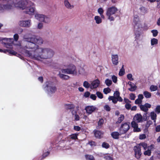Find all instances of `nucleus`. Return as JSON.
Listing matches in <instances>:
<instances>
[{"mask_svg":"<svg viewBox=\"0 0 160 160\" xmlns=\"http://www.w3.org/2000/svg\"><path fill=\"white\" fill-rule=\"evenodd\" d=\"M25 53L30 57H32L36 60L40 59H47L52 58L54 55V52L49 48H39L36 49L33 52V54L30 52L29 51L25 50Z\"/></svg>","mask_w":160,"mask_h":160,"instance_id":"nucleus-1","label":"nucleus"},{"mask_svg":"<svg viewBox=\"0 0 160 160\" xmlns=\"http://www.w3.org/2000/svg\"><path fill=\"white\" fill-rule=\"evenodd\" d=\"M26 41L27 42L24 48L27 49H31L34 50L39 48L38 45H41L43 43L42 39L38 37L33 36L31 37L25 38ZM33 52H31L33 54Z\"/></svg>","mask_w":160,"mask_h":160,"instance_id":"nucleus-2","label":"nucleus"},{"mask_svg":"<svg viewBox=\"0 0 160 160\" xmlns=\"http://www.w3.org/2000/svg\"><path fill=\"white\" fill-rule=\"evenodd\" d=\"M14 1L15 0H0V2L2 4L3 10H9L16 6Z\"/></svg>","mask_w":160,"mask_h":160,"instance_id":"nucleus-3","label":"nucleus"},{"mask_svg":"<svg viewBox=\"0 0 160 160\" xmlns=\"http://www.w3.org/2000/svg\"><path fill=\"white\" fill-rule=\"evenodd\" d=\"M118 10L117 8L115 6H112L108 8L106 13L108 19L111 21H114L115 18L116 17L115 14Z\"/></svg>","mask_w":160,"mask_h":160,"instance_id":"nucleus-4","label":"nucleus"},{"mask_svg":"<svg viewBox=\"0 0 160 160\" xmlns=\"http://www.w3.org/2000/svg\"><path fill=\"white\" fill-rule=\"evenodd\" d=\"M130 128V126L128 122L122 123L119 129L120 135L126 133Z\"/></svg>","mask_w":160,"mask_h":160,"instance_id":"nucleus-5","label":"nucleus"},{"mask_svg":"<svg viewBox=\"0 0 160 160\" xmlns=\"http://www.w3.org/2000/svg\"><path fill=\"white\" fill-rule=\"evenodd\" d=\"M31 3H32V5L33 4V3L30 1L21 0L18 2L17 4L15 3L16 6H15V7H18L23 10L26 8L27 5H28L29 4H30Z\"/></svg>","mask_w":160,"mask_h":160,"instance_id":"nucleus-6","label":"nucleus"},{"mask_svg":"<svg viewBox=\"0 0 160 160\" xmlns=\"http://www.w3.org/2000/svg\"><path fill=\"white\" fill-rule=\"evenodd\" d=\"M35 18L38 21L43 22L45 23H48L50 22L49 18L43 14H36L35 16Z\"/></svg>","mask_w":160,"mask_h":160,"instance_id":"nucleus-7","label":"nucleus"},{"mask_svg":"<svg viewBox=\"0 0 160 160\" xmlns=\"http://www.w3.org/2000/svg\"><path fill=\"white\" fill-rule=\"evenodd\" d=\"M29 7H27L25 9V11L24 12L26 14H28L30 15H32L34 14V12L35 10V8L34 4L32 5V3L28 5Z\"/></svg>","mask_w":160,"mask_h":160,"instance_id":"nucleus-8","label":"nucleus"},{"mask_svg":"<svg viewBox=\"0 0 160 160\" xmlns=\"http://www.w3.org/2000/svg\"><path fill=\"white\" fill-rule=\"evenodd\" d=\"M135 157L137 159H139L142 155L141 147L140 146H136L133 147Z\"/></svg>","mask_w":160,"mask_h":160,"instance_id":"nucleus-9","label":"nucleus"},{"mask_svg":"<svg viewBox=\"0 0 160 160\" xmlns=\"http://www.w3.org/2000/svg\"><path fill=\"white\" fill-rule=\"evenodd\" d=\"M47 83L46 87L48 88L52 93H55L57 90L56 86L52 82H48Z\"/></svg>","mask_w":160,"mask_h":160,"instance_id":"nucleus-10","label":"nucleus"},{"mask_svg":"<svg viewBox=\"0 0 160 160\" xmlns=\"http://www.w3.org/2000/svg\"><path fill=\"white\" fill-rule=\"evenodd\" d=\"M13 39L12 38H4L2 39V43L6 47L10 46L13 44Z\"/></svg>","mask_w":160,"mask_h":160,"instance_id":"nucleus-11","label":"nucleus"},{"mask_svg":"<svg viewBox=\"0 0 160 160\" xmlns=\"http://www.w3.org/2000/svg\"><path fill=\"white\" fill-rule=\"evenodd\" d=\"M147 150H145L143 154L145 156H150L151 155V151L155 149V145L152 144L148 146Z\"/></svg>","mask_w":160,"mask_h":160,"instance_id":"nucleus-12","label":"nucleus"},{"mask_svg":"<svg viewBox=\"0 0 160 160\" xmlns=\"http://www.w3.org/2000/svg\"><path fill=\"white\" fill-rule=\"evenodd\" d=\"M133 22L134 24V26L135 28L136 26H137L138 28H139L142 27V25L140 23L139 17L137 15H136L134 16Z\"/></svg>","mask_w":160,"mask_h":160,"instance_id":"nucleus-13","label":"nucleus"},{"mask_svg":"<svg viewBox=\"0 0 160 160\" xmlns=\"http://www.w3.org/2000/svg\"><path fill=\"white\" fill-rule=\"evenodd\" d=\"M96 107L93 106H88L86 107L85 109L88 114H91L96 109Z\"/></svg>","mask_w":160,"mask_h":160,"instance_id":"nucleus-14","label":"nucleus"},{"mask_svg":"<svg viewBox=\"0 0 160 160\" xmlns=\"http://www.w3.org/2000/svg\"><path fill=\"white\" fill-rule=\"evenodd\" d=\"M31 21H21L19 22V25L22 27H29L31 25Z\"/></svg>","mask_w":160,"mask_h":160,"instance_id":"nucleus-15","label":"nucleus"},{"mask_svg":"<svg viewBox=\"0 0 160 160\" xmlns=\"http://www.w3.org/2000/svg\"><path fill=\"white\" fill-rule=\"evenodd\" d=\"M68 69L69 71L70 72L71 74L76 75L77 74V71L76 67L75 65L72 64H70L68 66Z\"/></svg>","mask_w":160,"mask_h":160,"instance_id":"nucleus-16","label":"nucleus"},{"mask_svg":"<svg viewBox=\"0 0 160 160\" xmlns=\"http://www.w3.org/2000/svg\"><path fill=\"white\" fill-rule=\"evenodd\" d=\"M131 126L133 128V132H138L141 131L140 128L138 127V124L135 121H132L131 122Z\"/></svg>","mask_w":160,"mask_h":160,"instance_id":"nucleus-17","label":"nucleus"},{"mask_svg":"<svg viewBox=\"0 0 160 160\" xmlns=\"http://www.w3.org/2000/svg\"><path fill=\"white\" fill-rule=\"evenodd\" d=\"M100 84V82L98 79L95 80L91 83L90 88L91 89L96 88L99 86Z\"/></svg>","mask_w":160,"mask_h":160,"instance_id":"nucleus-18","label":"nucleus"},{"mask_svg":"<svg viewBox=\"0 0 160 160\" xmlns=\"http://www.w3.org/2000/svg\"><path fill=\"white\" fill-rule=\"evenodd\" d=\"M133 119L135 122L136 121L137 122L139 123L142 122L143 121L142 117L140 114L137 113L134 116Z\"/></svg>","mask_w":160,"mask_h":160,"instance_id":"nucleus-19","label":"nucleus"},{"mask_svg":"<svg viewBox=\"0 0 160 160\" xmlns=\"http://www.w3.org/2000/svg\"><path fill=\"white\" fill-rule=\"evenodd\" d=\"M118 56L117 54L112 55V63L114 65H117L118 64Z\"/></svg>","mask_w":160,"mask_h":160,"instance_id":"nucleus-20","label":"nucleus"},{"mask_svg":"<svg viewBox=\"0 0 160 160\" xmlns=\"http://www.w3.org/2000/svg\"><path fill=\"white\" fill-rule=\"evenodd\" d=\"M4 53H8L9 54H11L12 55L16 56L18 57H19V56L20 55L18 53H17V52L12 50H4Z\"/></svg>","mask_w":160,"mask_h":160,"instance_id":"nucleus-21","label":"nucleus"},{"mask_svg":"<svg viewBox=\"0 0 160 160\" xmlns=\"http://www.w3.org/2000/svg\"><path fill=\"white\" fill-rule=\"evenodd\" d=\"M93 132L95 137L98 138H102V135L103 134V132L100 131L94 130Z\"/></svg>","mask_w":160,"mask_h":160,"instance_id":"nucleus-22","label":"nucleus"},{"mask_svg":"<svg viewBox=\"0 0 160 160\" xmlns=\"http://www.w3.org/2000/svg\"><path fill=\"white\" fill-rule=\"evenodd\" d=\"M104 122V120L103 118H100L98 122V125L97 127V129H100L102 126Z\"/></svg>","mask_w":160,"mask_h":160,"instance_id":"nucleus-23","label":"nucleus"},{"mask_svg":"<svg viewBox=\"0 0 160 160\" xmlns=\"http://www.w3.org/2000/svg\"><path fill=\"white\" fill-rule=\"evenodd\" d=\"M120 135L119 132H112L111 135L112 137L115 139H118L119 138V136Z\"/></svg>","mask_w":160,"mask_h":160,"instance_id":"nucleus-24","label":"nucleus"},{"mask_svg":"<svg viewBox=\"0 0 160 160\" xmlns=\"http://www.w3.org/2000/svg\"><path fill=\"white\" fill-rule=\"evenodd\" d=\"M65 107L66 109L67 110H69L73 109L74 108L75 106L73 104H65Z\"/></svg>","mask_w":160,"mask_h":160,"instance_id":"nucleus-25","label":"nucleus"},{"mask_svg":"<svg viewBox=\"0 0 160 160\" xmlns=\"http://www.w3.org/2000/svg\"><path fill=\"white\" fill-rule=\"evenodd\" d=\"M125 117L123 114H121L120 117L118 118V120L116 122V124H119L121 123L124 120Z\"/></svg>","mask_w":160,"mask_h":160,"instance_id":"nucleus-26","label":"nucleus"},{"mask_svg":"<svg viewBox=\"0 0 160 160\" xmlns=\"http://www.w3.org/2000/svg\"><path fill=\"white\" fill-rule=\"evenodd\" d=\"M58 76L61 78L65 80H67L70 78V77L68 75L61 74L60 72L58 74Z\"/></svg>","mask_w":160,"mask_h":160,"instance_id":"nucleus-27","label":"nucleus"},{"mask_svg":"<svg viewBox=\"0 0 160 160\" xmlns=\"http://www.w3.org/2000/svg\"><path fill=\"white\" fill-rule=\"evenodd\" d=\"M137 146H140V147H141V146H142L144 150H146L147 148H148V146L147 144L145 142H141L139 143L138 145H137Z\"/></svg>","mask_w":160,"mask_h":160,"instance_id":"nucleus-28","label":"nucleus"},{"mask_svg":"<svg viewBox=\"0 0 160 160\" xmlns=\"http://www.w3.org/2000/svg\"><path fill=\"white\" fill-rule=\"evenodd\" d=\"M85 157L86 160H95V159L92 155L86 154L85 155Z\"/></svg>","mask_w":160,"mask_h":160,"instance_id":"nucleus-29","label":"nucleus"},{"mask_svg":"<svg viewBox=\"0 0 160 160\" xmlns=\"http://www.w3.org/2000/svg\"><path fill=\"white\" fill-rule=\"evenodd\" d=\"M143 94L146 98H150L151 97V93L147 91H144Z\"/></svg>","mask_w":160,"mask_h":160,"instance_id":"nucleus-30","label":"nucleus"},{"mask_svg":"<svg viewBox=\"0 0 160 160\" xmlns=\"http://www.w3.org/2000/svg\"><path fill=\"white\" fill-rule=\"evenodd\" d=\"M94 19L97 24H99L102 22V19L99 16H95L94 18Z\"/></svg>","mask_w":160,"mask_h":160,"instance_id":"nucleus-31","label":"nucleus"},{"mask_svg":"<svg viewBox=\"0 0 160 160\" xmlns=\"http://www.w3.org/2000/svg\"><path fill=\"white\" fill-rule=\"evenodd\" d=\"M152 124V122L151 120L148 121L147 122V123L145 125V129L148 130V128Z\"/></svg>","mask_w":160,"mask_h":160,"instance_id":"nucleus-32","label":"nucleus"},{"mask_svg":"<svg viewBox=\"0 0 160 160\" xmlns=\"http://www.w3.org/2000/svg\"><path fill=\"white\" fill-rule=\"evenodd\" d=\"M151 119L153 120H155L156 119L157 115L154 112H151Z\"/></svg>","mask_w":160,"mask_h":160,"instance_id":"nucleus-33","label":"nucleus"},{"mask_svg":"<svg viewBox=\"0 0 160 160\" xmlns=\"http://www.w3.org/2000/svg\"><path fill=\"white\" fill-rule=\"evenodd\" d=\"M125 73V70L124 68V65H122V68L120 69L119 72V75L120 76H123Z\"/></svg>","mask_w":160,"mask_h":160,"instance_id":"nucleus-34","label":"nucleus"},{"mask_svg":"<svg viewBox=\"0 0 160 160\" xmlns=\"http://www.w3.org/2000/svg\"><path fill=\"white\" fill-rule=\"evenodd\" d=\"M140 109L145 112H147L148 109L144 105H140Z\"/></svg>","mask_w":160,"mask_h":160,"instance_id":"nucleus-35","label":"nucleus"},{"mask_svg":"<svg viewBox=\"0 0 160 160\" xmlns=\"http://www.w3.org/2000/svg\"><path fill=\"white\" fill-rule=\"evenodd\" d=\"M133 84V85H132L130 86L131 87L128 89L129 91L131 92L134 91L137 89V86L134 84Z\"/></svg>","mask_w":160,"mask_h":160,"instance_id":"nucleus-36","label":"nucleus"},{"mask_svg":"<svg viewBox=\"0 0 160 160\" xmlns=\"http://www.w3.org/2000/svg\"><path fill=\"white\" fill-rule=\"evenodd\" d=\"M64 4L65 6L67 8H71V5L70 4L68 0H65L64 1Z\"/></svg>","mask_w":160,"mask_h":160,"instance_id":"nucleus-37","label":"nucleus"},{"mask_svg":"<svg viewBox=\"0 0 160 160\" xmlns=\"http://www.w3.org/2000/svg\"><path fill=\"white\" fill-rule=\"evenodd\" d=\"M102 146L103 148L108 149L110 147V145L108 143L104 142L102 143Z\"/></svg>","mask_w":160,"mask_h":160,"instance_id":"nucleus-38","label":"nucleus"},{"mask_svg":"<svg viewBox=\"0 0 160 160\" xmlns=\"http://www.w3.org/2000/svg\"><path fill=\"white\" fill-rule=\"evenodd\" d=\"M151 44L152 45H154L158 43V40L155 38H153L151 40Z\"/></svg>","mask_w":160,"mask_h":160,"instance_id":"nucleus-39","label":"nucleus"},{"mask_svg":"<svg viewBox=\"0 0 160 160\" xmlns=\"http://www.w3.org/2000/svg\"><path fill=\"white\" fill-rule=\"evenodd\" d=\"M150 89L151 91H155L158 90V87L157 86L151 85L150 87Z\"/></svg>","mask_w":160,"mask_h":160,"instance_id":"nucleus-40","label":"nucleus"},{"mask_svg":"<svg viewBox=\"0 0 160 160\" xmlns=\"http://www.w3.org/2000/svg\"><path fill=\"white\" fill-rule=\"evenodd\" d=\"M105 83L107 86L109 87L112 85V82L111 80L107 79L105 81Z\"/></svg>","mask_w":160,"mask_h":160,"instance_id":"nucleus-41","label":"nucleus"},{"mask_svg":"<svg viewBox=\"0 0 160 160\" xmlns=\"http://www.w3.org/2000/svg\"><path fill=\"white\" fill-rule=\"evenodd\" d=\"M83 86L85 88H88L90 87V88L91 85L88 82L85 81L83 82Z\"/></svg>","mask_w":160,"mask_h":160,"instance_id":"nucleus-42","label":"nucleus"},{"mask_svg":"<svg viewBox=\"0 0 160 160\" xmlns=\"http://www.w3.org/2000/svg\"><path fill=\"white\" fill-rule=\"evenodd\" d=\"M111 91V89L109 88H104L103 89V92L105 94H107L110 93Z\"/></svg>","mask_w":160,"mask_h":160,"instance_id":"nucleus-43","label":"nucleus"},{"mask_svg":"<svg viewBox=\"0 0 160 160\" xmlns=\"http://www.w3.org/2000/svg\"><path fill=\"white\" fill-rule=\"evenodd\" d=\"M78 134L76 133L72 134L70 135V138L72 139L76 140L78 139Z\"/></svg>","mask_w":160,"mask_h":160,"instance_id":"nucleus-44","label":"nucleus"},{"mask_svg":"<svg viewBox=\"0 0 160 160\" xmlns=\"http://www.w3.org/2000/svg\"><path fill=\"white\" fill-rule=\"evenodd\" d=\"M62 72L63 73H66L68 74H70L71 73L69 71V69L68 68L66 69H62L61 70Z\"/></svg>","mask_w":160,"mask_h":160,"instance_id":"nucleus-45","label":"nucleus"},{"mask_svg":"<svg viewBox=\"0 0 160 160\" xmlns=\"http://www.w3.org/2000/svg\"><path fill=\"white\" fill-rule=\"evenodd\" d=\"M88 144H89L91 147L95 146L97 145V143L95 141H89Z\"/></svg>","mask_w":160,"mask_h":160,"instance_id":"nucleus-46","label":"nucleus"},{"mask_svg":"<svg viewBox=\"0 0 160 160\" xmlns=\"http://www.w3.org/2000/svg\"><path fill=\"white\" fill-rule=\"evenodd\" d=\"M96 94L98 97L100 99H102L103 98L102 94L99 91L97 92Z\"/></svg>","mask_w":160,"mask_h":160,"instance_id":"nucleus-47","label":"nucleus"},{"mask_svg":"<svg viewBox=\"0 0 160 160\" xmlns=\"http://www.w3.org/2000/svg\"><path fill=\"white\" fill-rule=\"evenodd\" d=\"M104 158L106 160H113V158L110 155H106L104 157Z\"/></svg>","mask_w":160,"mask_h":160,"instance_id":"nucleus-48","label":"nucleus"},{"mask_svg":"<svg viewBox=\"0 0 160 160\" xmlns=\"http://www.w3.org/2000/svg\"><path fill=\"white\" fill-rule=\"evenodd\" d=\"M151 32L152 33L153 37H156L158 33V32L157 30H152Z\"/></svg>","mask_w":160,"mask_h":160,"instance_id":"nucleus-49","label":"nucleus"},{"mask_svg":"<svg viewBox=\"0 0 160 160\" xmlns=\"http://www.w3.org/2000/svg\"><path fill=\"white\" fill-rule=\"evenodd\" d=\"M120 93L118 91H116L114 92V96H114V97H115V98H118V97H119V96H120Z\"/></svg>","mask_w":160,"mask_h":160,"instance_id":"nucleus-50","label":"nucleus"},{"mask_svg":"<svg viewBox=\"0 0 160 160\" xmlns=\"http://www.w3.org/2000/svg\"><path fill=\"white\" fill-rule=\"evenodd\" d=\"M131 107V104L129 103H126L125 105V108L127 110H129L130 109Z\"/></svg>","mask_w":160,"mask_h":160,"instance_id":"nucleus-51","label":"nucleus"},{"mask_svg":"<svg viewBox=\"0 0 160 160\" xmlns=\"http://www.w3.org/2000/svg\"><path fill=\"white\" fill-rule=\"evenodd\" d=\"M104 109L106 111L109 112L111 110V108L108 105H105L104 107Z\"/></svg>","mask_w":160,"mask_h":160,"instance_id":"nucleus-52","label":"nucleus"},{"mask_svg":"<svg viewBox=\"0 0 160 160\" xmlns=\"http://www.w3.org/2000/svg\"><path fill=\"white\" fill-rule=\"evenodd\" d=\"M129 96L131 100H134L135 99L136 96L135 94L132 93H131L130 94Z\"/></svg>","mask_w":160,"mask_h":160,"instance_id":"nucleus-53","label":"nucleus"},{"mask_svg":"<svg viewBox=\"0 0 160 160\" xmlns=\"http://www.w3.org/2000/svg\"><path fill=\"white\" fill-rule=\"evenodd\" d=\"M112 78L113 82L114 83H116L117 81V77L113 75L112 76Z\"/></svg>","mask_w":160,"mask_h":160,"instance_id":"nucleus-54","label":"nucleus"},{"mask_svg":"<svg viewBox=\"0 0 160 160\" xmlns=\"http://www.w3.org/2000/svg\"><path fill=\"white\" fill-rule=\"evenodd\" d=\"M127 78L130 81H133V78H132V75L131 74H128L127 75Z\"/></svg>","mask_w":160,"mask_h":160,"instance_id":"nucleus-55","label":"nucleus"},{"mask_svg":"<svg viewBox=\"0 0 160 160\" xmlns=\"http://www.w3.org/2000/svg\"><path fill=\"white\" fill-rule=\"evenodd\" d=\"M155 111L157 113H160V105H158L157 106L155 109Z\"/></svg>","mask_w":160,"mask_h":160,"instance_id":"nucleus-56","label":"nucleus"},{"mask_svg":"<svg viewBox=\"0 0 160 160\" xmlns=\"http://www.w3.org/2000/svg\"><path fill=\"white\" fill-rule=\"evenodd\" d=\"M98 13L100 14H103L104 10L103 9L101 8H99L98 10Z\"/></svg>","mask_w":160,"mask_h":160,"instance_id":"nucleus-57","label":"nucleus"},{"mask_svg":"<svg viewBox=\"0 0 160 160\" xmlns=\"http://www.w3.org/2000/svg\"><path fill=\"white\" fill-rule=\"evenodd\" d=\"M49 152H47L44 153L42 155V159L44 158L49 155Z\"/></svg>","mask_w":160,"mask_h":160,"instance_id":"nucleus-58","label":"nucleus"},{"mask_svg":"<svg viewBox=\"0 0 160 160\" xmlns=\"http://www.w3.org/2000/svg\"><path fill=\"white\" fill-rule=\"evenodd\" d=\"M90 98L93 100H95L96 99L97 97L95 94H91L90 96Z\"/></svg>","mask_w":160,"mask_h":160,"instance_id":"nucleus-59","label":"nucleus"},{"mask_svg":"<svg viewBox=\"0 0 160 160\" xmlns=\"http://www.w3.org/2000/svg\"><path fill=\"white\" fill-rule=\"evenodd\" d=\"M90 94L89 92L88 91L86 92H85L84 96L85 98H88L89 97Z\"/></svg>","mask_w":160,"mask_h":160,"instance_id":"nucleus-60","label":"nucleus"},{"mask_svg":"<svg viewBox=\"0 0 160 160\" xmlns=\"http://www.w3.org/2000/svg\"><path fill=\"white\" fill-rule=\"evenodd\" d=\"M139 139H143L146 138V136L145 134H142L139 136Z\"/></svg>","mask_w":160,"mask_h":160,"instance_id":"nucleus-61","label":"nucleus"},{"mask_svg":"<svg viewBox=\"0 0 160 160\" xmlns=\"http://www.w3.org/2000/svg\"><path fill=\"white\" fill-rule=\"evenodd\" d=\"M74 129L75 131H80L81 128L79 126H74Z\"/></svg>","mask_w":160,"mask_h":160,"instance_id":"nucleus-62","label":"nucleus"},{"mask_svg":"<svg viewBox=\"0 0 160 160\" xmlns=\"http://www.w3.org/2000/svg\"><path fill=\"white\" fill-rule=\"evenodd\" d=\"M13 38L14 40L15 41H17L18 40L19 38V36L18 34H15L14 35Z\"/></svg>","mask_w":160,"mask_h":160,"instance_id":"nucleus-63","label":"nucleus"},{"mask_svg":"<svg viewBox=\"0 0 160 160\" xmlns=\"http://www.w3.org/2000/svg\"><path fill=\"white\" fill-rule=\"evenodd\" d=\"M142 102V100L138 98L135 100V103L136 104H140Z\"/></svg>","mask_w":160,"mask_h":160,"instance_id":"nucleus-64","label":"nucleus"}]
</instances>
